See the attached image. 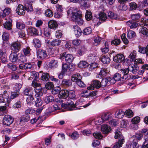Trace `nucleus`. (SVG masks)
<instances>
[{"mask_svg": "<svg viewBox=\"0 0 148 148\" xmlns=\"http://www.w3.org/2000/svg\"><path fill=\"white\" fill-rule=\"evenodd\" d=\"M70 10L71 11L72 16V19L79 25H82L84 23V21L81 17V11L77 10L76 8H71Z\"/></svg>", "mask_w": 148, "mask_h": 148, "instance_id": "nucleus-1", "label": "nucleus"}, {"mask_svg": "<svg viewBox=\"0 0 148 148\" xmlns=\"http://www.w3.org/2000/svg\"><path fill=\"white\" fill-rule=\"evenodd\" d=\"M60 58L61 60L65 59L66 62L68 63H71L73 60V57L71 54L63 53L61 54Z\"/></svg>", "mask_w": 148, "mask_h": 148, "instance_id": "nucleus-2", "label": "nucleus"}, {"mask_svg": "<svg viewBox=\"0 0 148 148\" xmlns=\"http://www.w3.org/2000/svg\"><path fill=\"white\" fill-rule=\"evenodd\" d=\"M101 86V83L99 81L94 80L92 81L91 84L87 87V89L89 90H93L95 87L97 88H99Z\"/></svg>", "mask_w": 148, "mask_h": 148, "instance_id": "nucleus-3", "label": "nucleus"}, {"mask_svg": "<svg viewBox=\"0 0 148 148\" xmlns=\"http://www.w3.org/2000/svg\"><path fill=\"white\" fill-rule=\"evenodd\" d=\"M13 120V119L10 115H5L3 119V123L4 125H9L12 123Z\"/></svg>", "mask_w": 148, "mask_h": 148, "instance_id": "nucleus-4", "label": "nucleus"}, {"mask_svg": "<svg viewBox=\"0 0 148 148\" xmlns=\"http://www.w3.org/2000/svg\"><path fill=\"white\" fill-rule=\"evenodd\" d=\"M21 44L19 42H14L12 43L11 48L12 50L18 52L21 49Z\"/></svg>", "mask_w": 148, "mask_h": 148, "instance_id": "nucleus-5", "label": "nucleus"}, {"mask_svg": "<svg viewBox=\"0 0 148 148\" xmlns=\"http://www.w3.org/2000/svg\"><path fill=\"white\" fill-rule=\"evenodd\" d=\"M37 55L38 58L42 60L44 59L47 56L46 51L41 49H39L37 51Z\"/></svg>", "mask_w": 148, "mask_h": 148, "instance_id": "nucleus-6", "label": "nucleus"}, {"mask_svg": "<svg viewBox=\"0 0 148 148\" xmlns=\"http://www.w3.org/2000/svg\"><path fill=\"white\" fill-rule=\"evenodd\" d=\"M125 59L124 56L122 54H119L115 56L114 58V61L116 62H121Z\"/></svg>", "mask_w": 148, "mask_h": 148, "instance_id": "nucleus-7", "label": "nucleus"}, {"mask_svg": "<svg viewBox=\"0 0 148 148\" xmlns=\"http://www.w3.org/2000/svg\"><path fill=\"white\" fill-rule=\"evenodd\" d=\"M73 29L75 35L77 37H79L81 36L82 32L78 26H74L73 27Z\"/></svg>", "mask_w": 148, "mask_h": 148, "instance_id": "nucleus-8", "label": "nucleus"}, {"mask_svg": "<svg viewBox=\"0 0 148 148\" xmlns=\"http://www.w3.org/2000/svg\"><path fill=\"white\" fill-rule=\"evenodd\" d=\"M5 97H4L2 94H0V104L3 103L7 106H8V103L10 102L9 99H7L8 96L6 95Z\"/></svg>", "mask_w": 148, "mask_h": 148, "instance_id": "nucleus-9", "label": "nucleus"}, {"mask_svg": "<svg viewBox=\"0 0 148 148\" xmlns=\"http://www.w3.org/2000/svg\"><path fill=\"white\" fill-rule=\"evenodd\" d=\"M16 11V12L20 15H24L25 13L24 6L21 5H19L18 6Z\"/></svg>", "mask_w": 148, "mask_h": 148, "instance_id": "nucleus-10", "label": "nucleus"}, {"mask_svg": "<svg viewBox=\"0 0 148 148\" xmlns=\"http://www.w3.org/2000/svg\"><path fill=\"white\" fill-rule=\"evenodd\" d=\"M10 60L12 62H16L18 59V55L16 53H12L9 57Z\"/></svg>", "mask_w": 148, "mask_h": 148, "instance_id": "nucleus-11", "label": "nucleus"}, {"mask_svg": "<svg viewBox=\"0 0 148 148\" xmlns=\"http://www.w3.org/2000/svg\"><path fill=\"white\" fill-rule=\"evenodd\" d=\"M48 25L49 28L53 29H56L58 27L57 22L54 20H51L49 21Z\"/></svg>", "mask_w": 148, "mask_h": 148, "instance_id": "nucleus-12", "label": "nucleus"}, {"mask_svg": "<svg viewBox=\"0 0 148 148\" xmlns=\"http://www.w3.org/2000/svg\"><path fill=\"white\" fill-rule=\"evenodd\" d=\"M124 143V139L122 138L121 139H119L117 142L114 144L112 148H120L122 147V145Z\"/></svg>", "mask_w": 148, "mask_h": 148, "instance_id": "nucleus-13", "label": "nucleus"}, {"mask_svg": "<svg viewBox=\"0 0 148 148\" xmlns=\"http://www.w3.org/2000/svg\"><path fill=\"white\" fill-rule=\"evenodd\" d=\"M137 143L134 140H133L132 142L130 141L127 142L126 144V148H135L136 146Z\"/></svg>", "mask_w": 148, "mask_h": 148, "instance_id": "nucleus-14", "label": "nucleus"}, {"mask_svg": "<svg viewBox=\"0 0 148 148\" xmlns=\"http://www.w3.org/2000/svg\"><path fill=\"white\" fill-rule=\"evenodd\" d=\"M101 131L104 134H108L111 130L109 126L106 124H104L101 126Z\"/></svg>", "mask_w": 148, "mask_h": 148, "instance_id": "nucleus-15", "label": "nucleus"}, {"mask_svg": "<svg viewBox=\"0 0 148 148\" xmlns=\"http://www.w3.org/2000/svg\"><path fill=\"white\" fill-rule=\"evenodd\" d=\"M71 80L74 82H77L82 79V77L78 73L73 75L71 78Z\"/></svg>", "mask_w": 148, "mask_h": 148, "instance_id": "nucleus-16", "label": "nucleus"}, {"mask_svg": "<svg viewBox=\"0 0 148 148\" xmlns=\"http://www.w3.org/2000/svg\"><path fill=\"white\" fill-rule=\"evenodd\" d=\"M62 85L65 87L71 86L72 85V82L70 79H63L62 82Z\"/></svg>", "mask_w": 148, "mask_h": 148, "instance_id": "nucleus-17", "label": "nucleus"}, {"mask_svg": "<svg viewBox=\"0 0 148 148\" xmlns=\"http://www.w3.org/2000/svg\"><path fill=\"white\" fill-rule=\"evenodd\" d=\"M60 97L63 99H65L69 95V91L66 90H61L59 92Z\"/></svg>", "mask_w": 148, "mask_h": 148, "instance_id": "nucleus-18", "label": "nucleus"}, {"mask_svg": "<svg viewBox=\"0 0 148 148\" xmlns=\"http://www.w3.org/2000/svg\"><path fill=\"white\" fill-rule=\"evenodd\" d=\"M49 66L51 68H55L58 66V61L55 60H51L49 63Z\"/></svg>", "mask_w": 148, "mask_h": 148, "instance_id": "nucleus-19", "label": "nucleus"}, {"mask_svg": "<svg viewBox=\"0 0 148 148\" xmlns=\"http://www.w3.org/2000/svg\"><path fill=\"white\" fill-rule=\"evenodd\" d=\"M62 107L67 108L68 107L74 108L75 106L74 104V103L71 100H68L66 103H64L62 104Z\"/></svg>", "mask_w": 148, "mask_h": 148, "instance_id": "nucleus-20", "label": "nucleus"}, {"mask_svg": "<svg viewBox=\"0 0 148 148\" xmlns=\"http://www.w3.org/2000/svg\"><path fill=\"white\" fill-rule=\"evenodd\" d=\"M42 90V89L40 86L36 88L35 90V92L36 93L35 95L36 98L40 97L42 95L43 93Z\"/></svg>", "mask_w": 148, "mask_h": 148, "instance_id": "nucleus-21", "label": "nucleus"}, {"mask_svg": "<svg viewBox=\"0 0 148 148\" xmlns=\"http://www.w3.org/2000/svg\"><path fill=\"white\" fill-rule=\"evenodd\" d=\"M12 19L9 18L8 21L7 20L4 24L3 25L4 27L8 30L11 29L12 26Z\"/></svg>", "mask_w": 148, "mask_h": 148, "instance_id": "nucleus-22", "label": "nucleus"}, {"mask_svg": "<svg viewBox=\"0 0 148 148\" xmlns=\"http://www.w3.org/2000/svg\"><path fill=\"white\" fill-rule=\"evenodd\" d=\"M138 67L134 65H131L128 67L129 71H131L133 73H136L138 69Z\"/></svg>", "mask_w": 148, "mask_h": 148, "instance_id": "nucleus-23", "label": "nucleus"}, {"mask_svg": "<svg viewBox=\"0 0 148 148\" xmlns=\"http://www.w3.org/2000/svg\"><path fill=\"white\" fill-rule=\"evenodd\" d=\"M30 119V116L29 115H27L25 114L20 118V123L27 122L29 121Z\"/></svg>", "mask_w": 148, "mask_h": 148, "instance_id": "nucleus-24", "label": "nucleus"}, {"mask_svg": "<svg viewBox=\"0 0 148 148\" xmlns=\"http://www.w3.org/2000/svg\"><path fill=\"white\" fill-rule=\"evenodd\" d=\"M124 115V112L121 110H119L116 112L115 116L116 118L121 119L123 117Z\"/></svg>", "mask_w": 148, "mask_h": 148, "instance_id": "nucleus-25", "label": "nucleus"}, {"mask_svg": "<svg viewBox=\"0 0 148 148\" xmlns=\"http://www.w3.org/2000/svg\"><path fill=\"white\" fill-rule=\"evenodd\" d=\"M31 49H30L29 47H27L24 48L23 49V52L25 56H29L31 55Z\"/></svg>", "mask_w": 148, "mask_h": 148, "instance_id": "nucleus-26", "label": "nucleus"}, {"mask_svg": "<svg viewBox=\"0 0 148 148\" xmlns=\"http://www.w3.org/2000/svg\"><path fill=\"white\" fill-rule=\"evenodd\" d=\"M111 117L110 114L109 113H104L101 116V119L103 121L108 120Z\"/></svg>", "mask_w": 148, "mask_h": 148, "instance_id": "nucleus-27", "label": "nucleus"}, {"mask_svg": "<svg viewBox=\"0 0 148 148\" xmlns=\"http://www.w3.org/2000/svg\"><path fill=\"white\" fill-rule=\"evenodd\" d=\"M126 24L131 28H135L138 26V23L136 22H132V21H129L127 22Z\"/></svg>", "mask_w": 148, "mask_h": 148, "instance_id": "nucleus-28", "label": "nucleus"}, {"mask_svg": "<svg viewBox=\"0 0 148 148\" xmlns=\"http://www.w3.org/2000/svg\"><path fill=\"white\" fill-rule=\"evenodd\" d=\"M33 93V90L31 88H26L23 91V93L25 95L28 96L32 95Z\"/></svg>", "mask_w": 148, "mask_h": 148, "instance_id": "nucleus-29", "label": "nucleus"}, {"mask_svg": "<svg viewBox=\"0 0 148 148\" xmlns=\"http://www.w3.org/2000/svg\"><path fill=\"white\" fill-rule=\"evenodd\" d=\"M33 43L34 46L36 48L40 47L41 44L40 41L38 39H34L33 40Z\"/></svg>", "mask_w": 148, "mask_h": 148, "instance_id": "nucleus-30", "label": "nucleus"}, {"mask_svg": "<svg viewBox=\"0 0 148 148\" xmlns=\"http://www.w3.org/2000/svg\"><path fill=\"white\" fill-rule=\"evenodd\" d=\"M79 3L82 6L85 8H88L90 6L87 0H81L80 1Z\"/></svg>", "mask_w": 148, "mask_h": 148, "instance_id": "nucleus-31", "label": "nucleus"}, {"mask_svg": "<svg viewBox=\"0 0 148 148\" xmlns=\"http://www.w3.org/2000/svg\"><path fill=\"white\" fill-rule=\"evenodd\" d=\"M139 32L146 37L148 36V29L146 27L141 28L139 30Z\"/></svg>", "mask_w": 148, "mask_h": 148, "instance_id": "nucleus-32", "label": "nucleus"}, {"mask_svg": "<svg viewBox=\"0 0 148 148\" xmlns=\"http://www.w3.org/2000/svg\"><path fill=\"white\" fill-rule=\"evenodd\" d=\"M101 61L103 63L107 64L110 63V60L108 57L104 56L101 57Z\"/></svg>", "mask_w": 148, "mask_h": 148, "instance_id": "nucleus-33", "label": "nucleus"}, {"mask_svg": "<svg viewBox=\"0 0 148 148\" xmlns=\"http://www.w3.org/2000/svg\"><path fill=\"white\" fill-rule=\"evenodd\" d=\"M101 49L102 52L104 53H106L109 51V49L108 48V42H105L104 44V47H103L101 48Z\"/></svg>", "mask_w": 148, "mask_h": 148, "instance_id": "nucleus-34", "label": "nucleus"}, {"mask_svg": "<svg viewBox=\"0 0 148 148\" xmlns=\"http://www.w3.org/2000/svg\"><path fill=\"white\" fill-rule=\"evenodd\" d=\"M61 43V40L59 39H56L51 42L50 44L53 46H56L60 45Z\"/></svg>", "mask_w": 148, "mask_h": 148, "instance_id": "nucleus-35", "label": "nucleus"}, {"mask_svg": "<svg viewBox=\"0 0 148 148\" xmlns=\"http://www.w3.org/2000/svg\"><path fill=\"white\" fill-rule=\"evenodd\" d=\"M28 31L29 33L33 35H36L38 34L37 31L34 27H30L28 28Z\"/></svg>", "mask_w": 148, "mask_h": 148, "instance_id": "nucleus-36", "label": "nucleus"}, {"mask_svg": "<svg viewBox=\"0 0 148 148\" xmlns=\"http://www.w3.org/2000/svg\"><path fill=\"white\" fill-rule=\"evenodd\" d=\"M108 83L109 81L108 77L103 78L101 82V86L103 87H105L108 84Z\"/></svg>", "mask_w": 148, "mask_h": 148, "instance_id": "nucleus-37", "label": "nucleus"}, {"mask_svg": "<svg viewBox=\"0 0 148 148\" xmlns=\"http://www.w3.org/2000/svg\"><path fill=\"white\" fill-rule=\"evenodd\" d=\"M108 16L112 19H117L119 18V16L117 14H115L112 12H109L108 13Z\"/></svg>", "mask_w": 148, "mask_h": 148, "instance_id": "nucleus-38", "label": "nucleus"}, {"mask_svg": "<svg viewBox=\"0 0 148 148\" xmlns=\"http://www.w3.org/2000/svg\"><path fill=\"white\" fill-rule=\"evenodd\" d=\"M99 19L101 21H105L107 19L106 15L104 12H101L100 13Z\"/></svg>", "mask_w": 148, "mask_h": 148, "instance_id": "nucleus-39", "label": "nucleus"}, {"mask_svg": "<svg viewBox=\"0 0 148 148\" xmlns=\"http://www.w3.org/2000/svg\"><path fill=\"white\" fill-rule=\"evenodd\" d=\"M109 70L106 69L102 68L99 73V75L101 76H105L107 73H108Z\"/></svg>", "mask_w": 148, "mask_h": 148, "instance_id": "nucleus-40", "label": "nucleus"}, {"mask_svg": "<svg viewBox=\"0 0 148 148\" xmlns=\"http://www.w3.org/2000/svg\"><path fill=\"white\" fill-rule=\"evenodd\" d=\"M54 100V98L51 96H46L45 98L44 99L45 101L47 103H48L50 102H52Z\"/></svg>", "mask_w": 148, "mask_h": 148, "instance_id": "nucleus-41", "label": "nucleus"}, {"mask_svg": "<svg viewBox=\"0 0 148 148\" xmlns=\"http://www.w3.org/2000/svg\"><path fill=\"white\" fill-rule=\"evenodd\" d=\"M85 17L87 21H89L92 18V16L90 11L88 10L86 11Z\"/></svg>", "mask_w": 148, "mask_h": 148, "instance_id": "nucleus-42", "label": "nucleus"}, {"mask_svg": "<svg viewBox=\"0 0 148 148\" xmlns=\"http://www.w3.org/2000/svg\"><path fill=\"white\" fill-rule=\"evenodd\" d=\"M136 35V33L134 31L129 30L128 32L127 36L128 38L131 39L134 37Z\"/></svg>", "mask_w": 148, "mask_h": 148, "instance_id": "nucleus-43", "label": "nucleus"}, {"mask_svg": "<svg viewBox=\"0 0 148 148\" xmlns=\"http://www.w3.org/2000/svg\"><path fill=\"white\" fill-rule=\"evenodd\" d=\"M136 51L135 50L132 51L130 55L129 58L132 60H134L136 58Z\"/></svg>", "mask_w": 148, "mask_h": 148, "instance_id": "nucleus-44", "label": "nucleus"}, {"mask_svg": "<svg viewBox=\"0 0 148 148\" xmlns=\"http://www.w3.org/2000/svg\"><path fill=\"white\" fill-rule=\"evenodd\" d=\"M25 5V10L28 12H31L33 11V8L32 4L29 3H27Z\"/></svg>", "mask_w": 148, "mask_h": 148, "instance_id": "nucleus-45", "label": "nucleus"}, {"mask_svg": "<svg viewBox=\"0 0 148 148\" xmlns=\"http://www.w3.org/2000/svg\"><path fill=\"white\" fill-rule=\"evenodd\" d=\"M40 97H37L35 101V106L37 107L40 106L42 104L43 101L40 99Z\"/></svg>", "mask_w": 148, "mask_h": 148, "instance_id": "nucleus-46", "label": "nucleus"}, {"mask_svg": "<svg viewBox=\"0 0 148 148\" xmlns=\"http://www.w3.org/2000/svg\"><path fill=\"white\" fill-rule=\"evenodd\" d=\"M143 137V134L141 133H139L136 134L135 135H133L131 138H136L137 140H140L142 139Z\"/></svg>", "mask_w": 148, "mask_h": 148, "instance_id": "nucleus-47", "label": "nucleus"}, {"mask_svg": "<svg viewBox=\"0 0 148 148\" xmlns=\"http://www.w3.org/2000/svg\"><path fill=\"white\" fill-rule=\"evenodd\" d=\"M115 133L114 138L115 139H117L118 138H119V139H121L122 138L123 139V138L122 136L121 133L118 130H116Z\"/></svg>", "mask_w": 148, "mask_h": 148, "instance_id": "nucleus-48", "label": "nucleus"}, {"mask_svg": "<svg viewBox=\"0 0 148 148\" xmlns=\"http://www.w3.org/2000/svg\"><path fill=\"white\" fill-rule=\"evenodd\" d=\"M93 136L96 138L98 139H100L102 138L103 136L100 132H96L93 134Z\"/></svg>", "mask_w": 148, "mask_h": 148, "instance_id": "nucleus-49", "label": "nucleus"}, {"mask_svg": "<svg viewBox=\"0 0 148 148\" xmlns=\"http://www.w3.org/2000/svg\"><path fill=\"white\" fill-rule=\"evenodd\" d=\"M50 77L49 74L47 73H43L41 76V79L43 80H48Z\"/></svg>", "mask_w": 148, "mask_h": 148, "instance_id": "nucleus-50", "label": "nucleus"}, {"mask_svg": "<svg viewBox=\"0 0 148 148\" xmlns=\"http://www.w3.org/2000/svg\"><path fill=\"white\" fill-rule=\"evenodd\" d=\"M10 9L9 8H5L3 10V13L2 16L4 18L6 15H8L10 12Z\"/></svg>", "mask_w": 148, "mask_h": 148, "instance_id": "nucleus-51", "label": "nucleus"}, {"mask_svg": "<svg viewBox=\"0 0 148 148\" xmlns=\"http://www.w3.org/2000/svg\"><path fill=\"white\" fill-rule=\"evenodd\" d=\"M98 66L97 64L96 63H93L90 64L89 65V70L92 71L95 68H97Z\"/></svg>", "mask_w": 148, "mask_h": 148, "instance_id": "nucleus-52", "label": "nucleus"}, {"mask_svg": "<svg viewBox=\"0 0 148 148\" xmlns=\"http://www.w3.org/2000/svg\"><path fill=\"white\" fill-rule=\"evenodd\" d=\"M78 66L80 68H83L86 67L88 65V64L85 61H80L78 64Z\"/></svg>", "mask_w": 148, "mask_h": 148, "instance_id": "nucleus-53", "label": "nucleus"}, {"mask_svg": "<svg viewBox=\"0 0 148 148\" xmlns=\"http://www.w3.org/2000/svg\"><path fill=\"white\" fill-rule=\"evenodd\" d=\"M125 113L126 116L130 118L133 116V113L132 111L130 110L126 111Z\"/></svg>", "mask_w": 148, "mask_h": 148, "instance_id": "nucleus-54", "label": "nucleus"}, {"mask_svg": "<svg viewBox=\"0 0 148 148\" xmlns=\"http://www.w3.org/2000/svg\"><path fill=\"white\" fill-rule=\"evenodd\" d=\"M26 56H25L23 54H21L19 57L18 60L20 61L21 64L23 63L26 61Z\"/></svg>", "mask_w": 148, "mask_h": 148, "instance_id": "nucleus-55", "label": "nucleus"}, {"mask_svg": "<svg viewBox=\"0 0 148 148\" xmlns=\"http://www.w3.org/2000/svg\"><path fill=\"white\" fill-rule=\"evenodd\" d=\"M35 112V110L33 109L29 108L26 110L25 111V114L29 115L30 114H32Z\"/></svg>", "mask_w": 148, "mask_h": 148, "instance_id": "nucleus-56", "label": "nucleus"}, {"mask_svg": "<svg viewBox=\"0 0 148 148\" xmlns=\"http://www.w3.org/2000/svg\"><path fill=\"white\" fill-rule=\"evenodd\" d=\"M45 14L47 16L49 17H51L53 16L52 11L49 9H47L46 10Z\"/></svg>", "mask_w": 148, "mask_h": 148, "instance_id": "nucleus-57", "label": "nucleus"}, {"mask_svg": "<svg viewBox=\"0 0 148 148\" xmlns=\"http://www.w3.org/2000/svg\"><path fill=\"white\" fill-rule=\"evenodd\" d=\"M71 138L73 139H76L79 136V135L77 132H73L70 135Z\"/></svg>", "mask_w": 148, "mask_h": 148, "instance_id": "nucleus-58", "label": "nucleus"}, {"mask_svg": "<svg viewBox=\"0 0 148 148\" xmlns=\"http://www.w3.org/2000/svg\"><path fill=\"white\" fill-rule=\"evenodd\" d=\"M16 26L19 29H23L25 27V25L20 22H17Z\"/></svg>", "mask_w": 148, "mask_h": 148, "instance_id": "nucleus-59", "label": "nucleus"}, {"mask_svg": "<svg viewBox=\"0 0 148 148\" xmlns=\"http://www.w3.org/2000/svg\"><path fill=\"white\" fill-rule=\"evenodd\" d=\"M20 94L19 92H12L11 95L10 96V98L13 99L15 98L18 97Z\"/></svg>", "mask_w": 148, "mask_h": 148, "instance_id": "nucleus-60", "label": "nucleus"}, {"mask_svg": "<svg viewBox=\"0 0 148 148\" xmlns=\"http://www.w3.org/2000/svg\"><path fill=\"white\" fill-rule=\"evenodd\" d=\"M130 10H135L137 8V5L135 3H130Z\"/></svg>", "mask_w": 148, "mask_h": 148, "instance_id": "nucleus-61", "label": "nucleus"}, {"mask_svg": "<svg viewBox=\"0 0 148 148\" xmlns=\"http://www.w3.org/2000/svg\"><path fill=\"white\" fill-rule=\"evenodd\" d=\"M44 35L47 37H49L50 35V32L49 31L48 28H46L44 30Z\"/></svg>", "mask_w": 148, "mask_h": 148, "instance_id": "nucleus-62", "label": "nucleus"}, {"mask_svg": "<svg viewBox=\"0 0 148 148\" xmlns=\"http://www.w3.org/2000/svg\"><path fill=\"white\" fill-rule=\"evenodd\" d=\"M8 66L9 68L14 71H16L17 69L16 65L12 63L8 64Z\"/></svg>", "mask_w": 148, "mask_h": 148, "instance_id": "nucleus-63", "label": "nucleus"}, {"mask_svg": "<svg viewBox=\"0 0 148 148\" xmlns=\"http://www.w3.org/2000/svg\"><path fill=\"white\" fill-rule=\"evenodd\" d=\"M91 32V29L90 27H87L84 30L83 33L85 35H88L90 34Z\"/></svg>", "mask_w": 148, "mask_h": 148, "instance_id": "nucleus-64", "label": "nucleus"}]
</instances>
